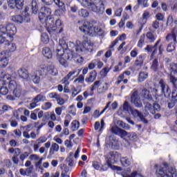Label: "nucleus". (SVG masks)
Returning a JSON list of instances; mask_svg holds the SVG:
<instances>
[{"instance_id": "f257e3e1", "label": "nucleus", "mask_w": 177, "mask_h": 177, "mask_svg": "<svg viewBox=\"0 0 177 177\" xmlns=\"http://www.w3.org/2000/svg\"><path fill=\"white\" fill-rule=\"evenodd\" d=\"M162 165L165 167L158 165H154L156 177H177L176 169L171 167L169 171H167L169 167L168 163L163 162Z\"/></svg>"}, {"instance_id": "f03ea898", "label": "nucleus", "mask_w": 177, "mask_h": 177, "mask_svg": "<svg viewBox=\"0 0 177 177\" xmlns=\"http://www.w3.org/2000/svg\"><path fill=\"white\" fill-rule=\"evenodd\" d=\"M8 152L10 154L15 153V156H12V160L13 164L15 165H19V162L21 161L23 164L24 162V160H26V158H28L30 156V154H32V149H30L29 152L25 151L21 153V149L20 148H9Z\"/></svg>"}, {"instance_id": "7ed1b4c3", "label": "nucleus", "mask_w": 177, "mask_h": 177, "mask_svg": "<svg viewBox=\"0 0 177 177\" xmlns=\"http://www.w3.org/2000/svg\"><path fill=\"white\" fill-rule=\"evenodd\" d=\"M82 32H84L86 35H89L93 37V35H96L98 34L99 35H102V28L100 26H93V24L89 21H84L83 25L79 28Z\"/></svg>"}, {"instance_id": "20e7f679", "label": "nucleus", "mask_w": 177, "mask_h": 177, "mask_svg": "<svg viewBox=\"0 0 177 177\" xmlns=\"http://www.w3.org/2000/svg\"><path fill=\"white\" fill-rule=\"evenodd\" d=\"M59 45L62 49H57V56H63L66 60H74L75 53L68 48V44L64 40H59Z\"/></svg>"}, {"instance_id": "39448f33", "label": "nucleus", "mask_w": 177, "mask_h": 177, "mask_svg": "<svg viewBox=\"0 0 177 177\" xmlns=\"http://www.w3.org/2000/svg\"><path fill=\"white\" fill-rule=\"evenodd\" d=\"M145 39L146 44H153V42H156V40L157 39V34L154 31L151 30L147 32L146 34L141 35L137 44L138 48H143Z\"/></svg>"}, {"instance_id": "423d86ee", "label": "nucleus", "mask_w": 177, "mask_h": 177, "mask_svg": "<svg viewBox=\"0 0 177 177\" xmlns=\"http://www.w3.org/2000/svg\"><path fill=\"white\" fill-rule=\"evenodd\" d=\"M39 20L42 24L52 23L53 21V16H52V10L46 6L41 7L39 12Z\"/></svg>"}, {"instance_id": "0eeeda50", "label": "nucleus", "mask_w": 177, "mask_h": 177, "mask_svg": "<svg viewBox=\"0 0 177 177\" xmlns=\"http://www.w3.org/2000/svg\"><path fill=\"white\" fill-rule=\"evenodd\" d=\"M38 13V3L37 0H32L31 6L29 7H26L24 11L22 12L23 16L25 19H27V22L30 21V17L31 15H37Z\"/></svg>"}, {"instance_id": "6e6552de", "label": "nucleus", "mask_w": 177, "mask_h": 177, "mask_svg": "<svg viewBox=\"0 0 177 177\" xmlns=\"http://www.w3.org/2000/svg\"><path fill=\"white\" fill-rule=\"evenodd\" d=\"M46 26L48 27V28L52 29L53 31H57V30L59 28L58 34H62V32L64 31L63 27L62 26H63V23L62 22V20L59 19H56L55 22V18L53 17V21L50 23H47Z\"/></svg>"}, {"instance_id": "1a4fd4ad", "label": "nucleus", "mask_w": 177, "mask_h": 177, "mask_svg": "<svg viewBox=\"0 0 177 177\" xmlns=\"http://www.w3.org/2000/svg\"><path fill=\"white\" fill-rule=\"evenodd\" d=\"M111 133L114 135H118V136H120L121 138H125L128 136V138H133L134 133H128V131L117 127L113 126L111 129Z\"/></svg>"}, {"instance_id": "9d476101", "label": "nucleus", "mask_w": 177, "mask_h": 177, "mask_svg": "<svg viewBox=\"0 0 177 177\" xmlns=\"http://www.w3.org/2000/svg\"><path fill=\"white\" fill-rule=\"evenodd\" d=\"M131 102L134 104L135 107H137V109H142V107H143V104L139 96V91L136 89H133L131 92Z\"/></svg>"}, {"instance_id": "9b49d317", "label": "nucleus", "mask_w": 177, "mask_h": 177, "mask_svg": "<svg viewBox=\"0 0 177 177\" xmlns=\"http://www.w3.org/2000/svg\"><path fill=\"white\" fill-rule=\"evenodd\" d=\"M82 4L84 8H88V9H91L93 12H95L96 13H99L102 9V10H104V3H102L100 4V8L97 7L94 3L88 2V0H83L82 2Z\"/></svg>"}, {"instance_id": "f8f14e48", "label": "nucleus", "mask_w": 177, "mask_h": 177, "mask_svg": "<svg viewBox=\"0 0 177 177\" xmlns=\"http://www.w3.org/2000/svg\"><path fill=\"white\" fill-rule=\"evenodd\" d=\"M159 85L160 86L162 95H163L165 97H169L171 96V88H169V86H168L162 79L159 81Z\"/></svg>"}, {"instance_id": "ddd939ff", "label": "nucleus", "mask_w": 177, "mask_h": 177, "mask_svg": "<svg viewBox=\"0 0 177 177\" xmlns=\"http://www.w3.org/2000/svg\"><path fill=\"white\" fill-rule=\"evenodd\" d=\"M8 6L10 9L17 8V9L21 10V9H23V6H24V0H8Z\"/></svg>"}, {"instance_id": "4468645a", "label": "nucleus", "mask_w": 177, "mask_h": 177, "mask_svg": "<svg viewBox=\"0 0 177 177\" xmlns=\"http://www.w3.org/2000/svg\"><path fill=\"white\" fill-rule=\"evenodd\" d=\"M107 162H109V165H113V164H117L120 155L117 151H110L108 155Z\"/></svg>"}, {"instance_id": "2eb2a0df", "label": "nucleus", "mask_w": 177, "mask_h": 177, "mask_svg": "<svg viewBox=\"0 0 177 177\" xmlns=\"http://www.w3.org/2000/svg\"><path fill=\"white\" fill-rule=\"evenodd\" d=\"M42 3H44V5H46L47 6H50V5H53V3H55L59 9H66V5H64V3L63 1H61L60 0H41Z\"/></svg>"}, {"instance_id": "dca6fc26", "label": "nucleus", "mask_w": 177, "mask_h": 177, "mask_svg": "<svg viewBox=\"0 0 177 177\" xmlns=\"http://www.w3.org/2000/svg\"><path fill=\"white\" fill-rule=\"evenodd\" d=\"M83 45L84 46V50L89 52L90 53L93 52V46L95 44L92 43L87 37L84 36Z\"/></svg>"}, {"instance_id": "f3484780", "label": "nucleus", "mask_w": 177, "mask_h": 177, "mask_svg": "<svg viewBox=\"0 0 177 177\" xmlns=\"http://www.w3.org/2000/svg\"><path fill=\"white\" fill-rule=\"evenodd\" d=\"M16 32H17V28L15 24H7V36L9 37V38H12V41H13V36L16 35Z\"/></svg>"}, {"instance_id": "a211bd4d", "label": "nucleus", "mask_w": 177, "mask_h": 177, "mask_svg": "<svg viewBox=\"0 0 177 177\" xmlns=\"http://www.w3.org/2000/svg\"><path fill=\"white\" fill-rule=\"evenodd\" d=\"M70 45H73L75 52L77 53H81L82 52H84V41H76V45L73 42H70Z\"/></svg>"}, {"instance_id": "6ab92c4d", "label": "nucleus", "mask_w": 177, "mask_h": 177, "mask_svg": "<svg viewBox=\"0 0 177 177\" xmlns=\"http://www.w3.org/2000/svg\"><path fill=\"white\" fill-rule=\"evenodd\" d=\"M176 33H175V30H171V32L169 34L165 37V39L167 42H169L170 44L173 42V44H177V40H176Z\"/></svg>"}, {"instance_id": "aec40b11", "label": "nucleus", "mask_w": 177, "mask_h": 177, "mask_svg": "<svg viewBox=\"0 0 177 177\" xmlns=\"http://www.w3.org/2000/svg\"><path fill=\"white\" fill-rule=\"evenodd\" d=\"M145 59H146V54H141L138 55L135 60V66L137 67H142L145 63Z\"/></svg>"}, {"instance_id": "412c9836", "label": "nucleus", "mask_w": 177, "mask_h": 177, "mask_svg": "<svg viewBox=\"0 0 177 177\" xmlns=\"http://www.w3.org/2000/svg\"><path fill=\"white\" fill-rule=\"evenodd\" d=\"M96 77H97V72L95 70L92 71L89 73L88 76L85 78V81L88 84L92 83L96 80Z\"/></svg>"}, {"instance_id": "4be33fe9", "label": "nucleus", "mask_w": 177, "mask_h": 177, "mask_svg": "<svg viewBox=\"0 0 177 177\" xmlns=\"http://www.w3.org/2000/svg\"><path fill=\"white\" fill-rule=\"evenodd\" d=\"M127 39V35L125 33L122 34L120 37H117L113 41L111 42L109 47V49H113L118 44V41H125Z\"/></svg>"}, {"instance_id": "5701e85b", "label": "nucleus", "mask_w": 177, "mask_h": 177, "mask_svg": "<svg viewBox=\"0 0 177 177\" xmlns=\"http://www.w3.org/2000/svg\"><path fill=\"white\" fill-rule=\"evenodd\" d=\"M48 75V66L45 65L40 66L39 68L37 71V75L39 77H46Z\"/></svg>"}, {"instance_id": "b1692460", "label": "nucleus", "mask_w": 177, "mask_h": 177, "mask_svg": "<svg viewBox=\"0 0 177 177\" xmlns=\"http://www.w3.org/2000/svg\"><path fill=\"white\" fill-rule=\"evenodd\" d=\"M18 75L20 78H23L24 80H27L28 78V70L26 69L25 68H21L18 70Z\"/></svg>"}, {"instance_id": "393cba45", "label": "nucleus", "mask_w": 177, "mask_h": 177, "mask_svg": "<svg viewBox=\"0 0 177 177\" xmlns=\"http://www.w3.org/2000/svg\"><path fill=\"white\" fill-rule=\"evenodd\" d=\"M42 55L46 59H52V57H53L52 50H50V48L49 47L43 48Z\"/></svg>"}, {"instance_id": "a878e982", "label": "nucleus", "mask_w": 177, "mask_h": 177, "mask_svg": "<svg viewBox=\"0 0 177 177\" xmlns=\"http://www.w3.org/2000/svg\"><path fill=\"white\" fill-rule=\"evenodd\" d=\"M142 97L147 100H149V102H151V100H153V96L150 93V91L147 90V88H144L142 91Z\"/></svg>"}, {"instance_id": "bb28decb", "label": "nucleus", "mask_w": 177, "mask_h": 177, "mask_svg": "<svg viewBox=\"0 0 177 177\" xmlns=\"http://www.w3.org/2000/svg\"><path fill=\"white\" fill-rule=\"evenodd\" d=\"M0 80L3 81L6 85L12 81V76L9 74H5L3 73H1V75H0Z\"/></svg>"}, {"instance_id": "cd10ccee", "label": "nucleus", "mask_w": 177, "mask_h": 177, "mask_svg": "<svg viewBox=\"0 0 177 177\" xmlns=\"http://www.w3.org/2000/svg\"><path fill=\"white\" fill-rule=\"evenodd\" d=\"M133 113L134 114L135 113L137 114L138 117L140 118V121H142V122H144V124H149V120H147L146 118H145V115H143V113L139 111V110L135 109L133 111Z\"/></svg>"}, {"instance_id": "c85d7f7f", "label": "nucleus", "mask_w": 177, "mask_h": 177, "mask_svg": "<svg viewBox=\"0 0 177 177\" xmlns=\"http://www.w3.org/2000/svg\"><path fill=\"white\" fill-rule=\"evenodd\" d=\"M120 163L122 167H129L131 164V159L128 158V157H122L120 158Z\"/></svg>"}, {"instance_id": "c756f323", "label": "nucleus", "mask_w": 177, "mask_h": 177, "mask_svg": "<svg viewBox=\"0 0 177 177\" xmlns=\"http://www.w3.org/2000/svg\"><path fill=\"white\" fill-rule=\"evenodd\" d=\"M147 78H149V73L140 72L138 75V82H143V81H145Z\"/></svg>"}, {"instance_id": "7c9ffc66", "label": "nucleus", "mask_w": 177, "mask_h": 177, "mask_svg": "<svg viewBox=\"0 0 177 177\" xmlns=\"http://www.w3.org/2000/svg\"><path fill=\"white\" fill-rule=\"evenodd\" d=\"M101 84L102 82H100V80H97L91 85L90 88L91 92H92V93L90 94L91 96L93 95V91H96V89H97Z\"/></svg>"}, {"instance_id": "2f4dec72", "label": "nucleus", "mask_w": 177, "mask_h": 177, "mask_svg": "<svg viewBox=\"0 0 177 177\" xmlns=\"http://www.w3.org/2000/svg\"><path fill=\"white\" fill-rule=\"evenodd\" d=\"M57 151H59V145L57 143H53L50 148V156H53V154H55V153H57Z\"/></svg>"}, {"instance_id": "473e14b6", "label": "nucleus", "mask_w": 177, "mask_h": 177, "mask_svg": "<svg viewBox=\"0 0 177 177\" xmlns=\"http://www.w3.org/2000/svg\"><path fill=\"white\" fill-rule=\"evenodd\" d=\"M12 20L15 23H17L18 24H21L23 21H24V18H23V16L19 15H14L12 17Z\"/></svg>"}, {"instance_id": "72a5a7b5", "label": "nucleus", "mask_w": 177, "mask_h": 177, "mask_svg": "<svg viewBox=\"0 0 177 177\" xmlns=\"http://www.w3.org/2000/svg\"><path fill=\"white\" fill-rule=\"evenodd\" d=\"M159 66H160V64H158V59L155 58L152 61V64L151 66V70H152L153 71H154L156 73V71H158Z\"/></svg>"}, {"instance_id": "f704fd0d", "label": "nucleus", "mask_w": 177, "mask_h": 177, "mask_svg": "<svg viewBox=\"0 0 177 177\" xmlns=\"http://www.w3.org/2000/svg\"><path fill=\"white\" fill-rule=\"evenodd\" d=\"M21 86H18L12 91V95H14L15 97H20V96H21Z\"/></svg>"}, {"instance_id": "c9c22d12", "label": "nucleus", "mask_w": 177, "mask_h": 177, "mask_svg": "<svg viewBox=\"0 0 177 177\" xmlns=\"http://www.w3.org/2000/svg\"><path fill=\"white\" fill-rule=\"evenodd\" d=\"M6 43V46L8 47V52H15L17 47L16 46V44L10 43V41H8Z\"/></svg>"}, {"instance_id": "e433bc0d", "label": "nucleus", "mask_w": 177, "mask_h": 177, "mask_svg": "<svg viewBox=\"0 0 177 177\" xmlns=\"http://www.w3.org/2000/svg\"><path fill=\"white\" fill-rule=\"evenodd\" d=\"M9 64V59L7 57L1 58L0 59V68H5Z\"/></svg>"}, {"instance_id": "4c0bfd02", "label": "nucleus", "mask_w": 177, "mask_h": 177, "mask_svg": "<svg viewBox=\"0 0 177 177\" xmlns=\"http://www.w3.org/2000/svg\"><path fill=\"white\" fill-rule=\"evenodd\" d=\"M145 111H149L151 114H155V111L153 110V105L150 102H145Z\"/></svg>"}, {"instance_id": "58836bf2", "label": "nucleus", "mask_w": 177, "mask_h": 177, "mask_svg": "<svg viewBox=\"0 0 177 177\" xmlns=\"http://www.w3.org/2000/svg\"><path fill=\"white\" fill-rule=\"evenodd\" d=\"M46 101V97L42 94H38L34 99L33 102H36L39 103V102H45Z\"/></svg>"}, {"instance_id": "ea45409f", "label": "nucleus", "mask_w": 177, "mask_h": 177, "mask_svg": "<svg viewBox=\"0 0 177 177\" xmlns=\"http://www.w3.org/2000/svg\"><path fill=\"white\" fill-rule=\"evenodd\" d=\"M71 130L73 131V132L75 131H78V129L80 128V122L77 120H73L71 122Z\"/></svg>"}, {"instance_id": "a19ab883", "label": "nucleus", "mask_w": 177, "mask_h": 177, "mask_svg": "<svg viewBox=\"0 0 177 177\" xmlns=\"http://www.w3.org/2000/svg\"><path fill=\"white\" fill-rule=\"evenodd\" d=\"M59 62L60 63L61 66L64 67H68V62H67V59L63 56H57Z\"/></svg>"}, {"instance_id": "79ce46f5", "label": "nucleus", "mask_w": 177, "mask_h": 177, "mask_svg": "<svg viewBox=\"0 0 177 177\" xmlns=\"http://www.w3.org/2000/svg\"><path fill=\"white\" fill-rule=\"evenodd\" d=\"M176 44L177 43L174 42L169 43L167 47V52H168L169 53H171V52H174V50L176 49Z\"/></svg>"}, {"instance_id": "37998d69", "label": "nucleus", "mask_w": 177, "mask_h": 177, "mask_svg": "<svg viewBox=\"0 0 177 177\" xmlns=\"http://www.w3.org/2000/svg\"><path fill=\"white\" fill-rule=\"evenodd\" d=\"M73 60L78 64H82L84 63V57H81L80 55L75 53L73 57Z\"/></svg>"}, {"instance_id": "c03bdc74", "label": "nucleus", "mask_w": 177, "mask_h": 177, "mask_svg": "<svg viewBox=\"0 0 177 177\" xmlns=\"http://www.w3.org/2000/svg\"><path fill=\"white\" fill-rule=\"evenodd\" d=\"M32 172V168L29 167L24 170V169H20L19 173L23 175V176H26V175H30V174Z\"/></svg>"}, {"instance_id": "a18cd8bd", "label": "nucleus", "mask_w": 177, "mask_h": 177, "mask_svg": "<svg viewBox=\"0 0 177 177\" xmlns=\"http://www.w3.org/2000/svg\"><path fill=\"white\" fill-rule=\"evenodd\" d=\"M110 104H111V102H109L105 106L104 109L101 111L100 112L99 110H95V113H98V114L97 115V118H99V117H100V115L102 114H103L104 113V111H106V110L107 109H109V107H110Z\"/></svg>"}, {"instance_id": "49530a36", "label": "nucleus", "mask_w": 177, "mask_h": 177, "mask_svg": "<svg viewBox=\"0 0 177 177\" xmlns=\"http://www.w3.org/2000/svg\"><path fill=\"white\" fill-rule=\"evenodd\" d=\"M16 86H19L17 83H16V81L11 80L8 82V88L10 91H15V89H16Z\"/></svg>"}, {"instance_id": "de8ad7c7", "label": "nucleus", "mask_w": 177, "mask_h": 177, "mask_svg": "<svg viewBox=\"0 0 177 177\" xmlns=\"http://www.w3.org/2000/svg\"><path fill=\"white\" fill-rule=\"evenodd\" d=\"M0 32L2 34V35H8V25H0Z\"/></svg>"}, {"instance_id": "09e8293b", "label": "nucleus", "mask_w": 177, "mask_h": 177, "mask_svg": "<svg viewBox=\"0 0 177 177\" xmlns=\"http://www.w3.org/2000/svg\"><path fill=\"white\" fill-rule=\"evenodd\" d=\"M41 41L43 42V44H48L49 42V36L46 33H42L41 34Z\"/></svg>"}, {"instance_id": "8fccbe9b", "label": "nucleus", "mask_w": 177, "mask_h": 177, "mask_svg": "<svg viewBox=\"0 0 177 177\" xmlns=\"http://www.w3.org/2000/svg\"><path fill=\"white\" fill-rule=\"evenodd\" d=\"M47 70H48V74H50V75H56V72H55L56 70L55 68V66L50 65L47 66Z\"/></svg>"}, {"instance_id": "3c124183", "label": "nucleus", "mask_w": 177, "mask_h": 177, "mask_svg": "<svg viewBox=\"0 0 177 177\" xmlns=\"http://www.w3.org/2000/svg\"><path fill=\"white\" fill-rule=\"evenodd\" d=\"M109 168L111 169V164L110 165V162H109L106 160V162L101 166L100 170L106 171H107Z\"/></svg>"}, {"instance_id": "603ef678", "label": "nucleus", "mask_w": 177, "mask_h": 177, "mask_svg": "<svg viewBox=\"0 0 177 177\" xmlns=\"http://www.w3.org/2000/svg\"><path fill=\"white\" fill-rule=\"evenodd\" d=\"M170 71L171 74H174V77L177 78V64H174L171 66Z\"/></svg>"}, {"instance_id": "864d4df0", "label": "nucleus", "mask_w": 177, "mask_h": 177, "mask_svg": "<svg viewBox=\"0 0 177 177\" xmlns=\"http://www.w3.org/2000/svg\"><path fill=\"white\" fill-rule=\"evenodd\" d=\"M138 5H142V8H149V0H137Z\"/></svg>"}, {"instance_id": "5fc2aeb1", "label": "nucleus", "mask_w": 177, "mask_h": 177, "mask_svg": "<svg viewBox=\"0 0 177 177\" xmlns=\"http://www.w3.org/2000/svg\"><path fill=\"white\" fill-rule=\"evenodd\" d=\"M123 109L124 111H132V107L129 105V102L125 101L123 104Z\"/></svg>"}, {"instance_id": "6e6d98bb", "label": "nucleus", "mask_w": 177, "mask_h": 177, "mask_svg": "<svg viewBox=\"0 0 177 177\" xmlns=\"http://www.w3.org/2000/svg\"><path fill=\"white\" fill-rule=\"evenodd\" d=\"M139 176H142V175L136 171H133L130 175H128V174L122 175V177H139Z\"/></svg>"}, {"instance_id": "4d7b16f0", "label": "nucleus", "mask_w": 177, "mask_h": 177, "mask_svg": "<svg viewBox=\"0 0 177 177\" xmlns=\"http://www.w3.org/2000/svg\"><path fill=\"white\" fill-rule=\"evenodd\" d=\"M169 80H170V82L172 83L173 86H174L176 89H177V78L175 77V76L171 75Z\"/></svg>"}, {"instance_id": "13d9d810", "label": "nucleus", "mask_w": 177, "mask_h": 177, "mask_svg": "<svg viewBox=\"0 0 177 177\" xmlns=\"http://www.w3.org/2000/svg\"><path fill=\"white\" fill-rule=\"evenodd\" d=\"M0 93L1 95L5 96L6 95H8V93H9V89L8 88V87L3 86L0 88Z\"/></svg>"}, {"instance_id": "bf43d9fd", "label": "nucleus", "mask_w": 177, "mask_h": 177, "mask_svg": "<svg viewBox=\"0 0 177 177\" xmlns=\"http://www.w3.org/2000/svg\"><path fill=\"white\" fill-rule=\"evenodd\" d=\"M19 120L14 119L13 118H11L9 120V122H10V125L11 127H12V128H16V127H17V125H19V124L17 123Z\"/></svg>"}, {"instance_id": "052dcab7", "label": "nucleus", "mask_w": 177, "mask_h": 177, "mask_svg": "<svg viewBox=\"0 0 177 177\" xmlns=\"http://www.w3.org/2000/svg\"><path fill=\"white\" fill-rule=\"evenodd\" d=\"M66 12V8H59L55 11V16H62L63 13Z\"/></svg>"}, {"instance_id": "680f3d73", "label": "nucleus", "mask_w": 177, "mask_h": 177, "mask_svg": "<svg viewBox=\"0 0 177 177\" xmlns=\"http://www.w3.org/2000/svg\"><path fill=\"white\" fill-rule=\"evenodd\" d=\"M32 80L34 84H39V82H41V77L38 76V74L35 75H32Z\"/></svg>"}, {"instance_id": "e2e57ef3", "label": "nucleus", "mask_w": 177, "mask_h": 177, "mask_svg": "<svg viewBox=\"0 0 177 177\" xmlns=\"http://www.w3.org/2000/svg\"><path fill=\"white\" fill-rule=\"evenodd\" d=\"M80 16H82V17H88L89 12L86 10L82 9L80 12Z\"/></svg>"}, {"instance_id": "0e129e2a", "label": "nucleus", "mask_w": 177, "mask_h": 177, "mask_svg": "<svg viewBox=\"0 0 177 177\" xmlns=\"http://www.w3.org/2000/svg\"><path fill=\"white\" fill-rule=\"evenodd\" d=\"M127 19L128 18L125 16H124L123 18L121 19L120 21L118 24L120 28H122V27L125 26V21H127Z\"/></svg>"}, {"instance_id": "69168bd1", "label": "nucleus", "mask_w": 177, "mask_h": 177, "mask_svg": "<svg viewBox=\"0 0 177 177\" xmlns=\"http://www.w3.org/2000/svg\"><path fill=\"white\" fill-rule=\"evenodd\" d=\"M52 107V103L50 102H46L44 105L41 106L42 110H49Z\"/></svg>"}, {"instance_id": "338daca9", "label": "nucleus", "mask_w": 177, "mask_h": 177, "mask_svg": "<svg viewBox=\"0 0 177 177\" xmlns=\"http://www.w3.org/2000/svg\"><path fill=\"white\" fill-rule=\"evenodd\" d=\"M171 102L174 103H177V91H174L171 93Z\"/></svg>"}, {"instance_id": "774afa93", "label": "nucleus", "mask_w": 177, "mask_h": 177, "mask_svg": "<svg viewBox=\"0 0 177 177\" xmlns=\"http://www.w3.org/2000/svg\"><path fill=\"white\" fill-rule=\"evenodd\" d=\"M131 57L135 59L138 56V48H134L130 53Z\"/></svg>"}]
</instances>
